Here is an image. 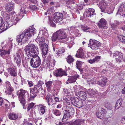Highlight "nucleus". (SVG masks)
<instances>
[{"label": "nucleus", "instance_id": "1", "mask_svg": "<svg viewBox=\"0 0 125 125\" xmlns=\"http://www.w3.org/2000/svg\"><path fill=\"white\" fill-rule=\"evenodd\" d=\"M28 59H30V63L31 66L35 68L39 67L41 63V59L37 54L39 53L38 47L35 44L29 43L25 49Z\"/></svg>", "mask_w": 125, "mask_h": 125}, {"label": "nucleus", "instance_id": "2", "mask_svg": "<svg viewBox=\"0 0 125 125\" xmlns=\"http://www.w3.org/2000/svg\"><path fill=\"white\" fill-rule=\"evenodd\" d=\"M35 32V28L33 26L30 27L27 30H25L21 34L17 36L16 41L19 45H21L25 43L28 39L33 35Z\"/></svg>", "mask_w": 125, "mask_h": 125}, {"label": "nucleus", "instance_id": "3", "mask_svg": "<svg viewBox=\"0 0 125 125\" xmlns=\"http://www.w3.org/2000/svg\"><path fill=\"white\" fill-rule=\"evenodd\" d=\"M43 84L42 81H40L37 85H34L33 88L30 89L31 94L30 96H28L29 97L28 99V101H31L37 95V93L42 90V85Z\"/></svg>", "mask_w": 125, "mask_h": 125}, {"label": "nucleus", "instance_id": "4", "mask_svg": "<svg viewBox=\"0 0 125 125\" xmlns=\"http://www.w3.org/2000/svg\"><path fill=\"white\" fill-rule=\"evenodd\" d=\"M17 94L19 99V100L20 103L23 105V106H24L25 102V98L26 95H28V98L29 97L28 96H30L28 94V93L27 91L23 90L22 89H21L18 91L17 92Z\"/></svg>", "mask_w": 125, "mask_h": 125}, {"label": "nucleus", "instance_id": "5", "mask_svg": "<svg viewBox=\"0 0 125 125\" xmlns=\"http://www.w3.org/2000/svg\"><path fill=\"white\" fill-rule=\"evenodd\" d=\"M51 39L53 42L55 41L57 39L60 42H62V29H60L54 33L51 37Z\"/></svg>", "mask_w": 125, "mask_h": 125}, {"label": "nucleus", "instance_id": "6", "mask_svg": "<svg viewBox=\"0 0 125 125\" xmlns=\"http://www.w3.org/2000/svg\"><path fill=\"white\" fill-rule=\"evenodd\" d=\"M19 20L18 18L16 17L14 18L13 19V23L12 22L5 21L2 24L1 28L4 30H6L11 27L13 24L15 25Z\"/></svg>", "mask_w": 125, "mask_h": 125}, {"label": "nucleus", "instance_id": "7", "mask_svg": "<svg viewBox=\"0 0 125 125\" xmlns=\"http://www.w3.org/2000/svg\"><path fill=\"white\" fill-rule=\"evenodd\" d=\"M113 58H115L116 61L117 62H121L122 61L125 62V56L123 58V53L119 52H115L113 54Z\"/></svg>", "mask_w": 125, "mask_h": 125}, {"label": "nucleus", "instance_id": "8", "mask_svg": "<svg viewBox=\"0 0 125 125\" xmlns=\"http://www.w3.org/2000/svg\"><path fill=\"white\" fill-rule=\"evenodd\" d=\"M98 6L101 9L102 12L107 11L108 14H110L112 13L113 10L112 9L110 11L107 9V4L104 1L102 0L100 2Z\"/></svg>", "mask_w": 125, "mask_h": 125}, {"label": "nucleus", "instance_id": "9", "mask_svg": "<svg viewBox=\"0 0 125 125\" xmlns=\"http://www.w3.org/2000/svg\"><path fill=\"white\" fill-rule=\"evenodd\" d=\"M88 46L90 47L92 50L97 49L100 45V42L96 41H93L90 39Z\"/></svg>", "mask_w": 125, "mask_h": 125}, {"label": "nucleus", "instance_id": "10", "mask_svg": "<svg viewBox=\"0 0 125 125\" xmlns=\"http://www.w3.org/2000/svg\"><path fill=\"white\" fill-rule=\"evenodd\" d=\"M53 20L57 23L62 22V14L58 12L55 13L53 15Z\"/></svg>", "mask_w": 125, "mask_h": 125}, {"label": "nucleus", "instance_id": "11", "mask_svg": "<svg viewBox=\"0 0 125 125\" xmlns=\"http://www.w3.org/2000/svg\"><path fill=\"white\" fill-rule=\"evenodd\" d=\"M98 27L101 29H105L107 28V22L104 19H101L100 21L97 23Z\"/></svg>", "mask_w": 125, "mask_h": 125}, {"label": "nucleus", "instance_id": "12", "mask_svg": "<svg viewBox=\"0 0 125 125\" xmlns=\"http://www.w3.org/2000/svg\"><path fill=\"white\" fill-rule=\"evenodd\" d=\"M21 53L19 51H18L13 56L14 61L18 65H19L21 62Z\"/></svg>", "mask_w": 125, "mask_h": 125}, {"label": "nucleus", "instance_id": "13", "mask_svg": "<svg viewBox=\"0 0 125 125\" xmlns=\"http://www.w3.org/2000/svg\"><path fill=\"white\" fill-rule=\"evenodd\" d=\"M40 46L41 49L42 50V52L44 57H45L48 52V45L45 43H44L41 44Z\"/></svg>", "mask_w": 125, "mask_h": 125}, {"label": "nucleus", "instance_id": "14", "mask_svg": "<svg viewBox=\"0 0 125 125\" xmlns=\"http://www.w3.org/2000/svg\"><path fill=\"white\" fill-rule=\"evenodd\" d=\"M5 85L7 90V93L10 94H12V92L13 90V89L10 82L9 81L5 82Z\"/></svg>", "mask_w": 125, "mask_h": 125}, {"label": "nucleus", "instance_id": "15", "mask_svg": "<svg viewBox=\"0 0 125 125\" xmlns=\"http://www.w3.org/2000/svg\"><path fill=\"white\" fill-rule=\"evenodd\" d=\"M54 98V95H53L51 96L50 94H48L46 97L47 102L49 105H52L54 104L53 98Z\"/></svg>", "mask_w": 125, "mask_h": 125}, {"label": "nucleus", "instance_id": "16", "mask_svg": "<svg viewBox=\"0 0 125 125\" xmlns=\"http://www.w3.org/2000/svg\"><path fill=\"white\" fill-rule=\"evenodd\" d=\"M84 50L83 48L81 47L78 50L77 53L75 55L77 57L81 58H84Z\"/></svg>", "mask_w": 125, "mask_h": 125}, {"label": "nucleus", "instance_id": "17", "mask_svg": "<svg viewBox=\"0 0 125 125\" xmlns=\"http://www.w3.org/2000/svg\"><path fill=\"white\" fill-rule=\"evenodd\" d=\"M117 13L121 16H125V6L124 4H122L120 6Z\"/></svg>", "mask_w": 125, "mask_h": 125}, {"label": "nucleus", "instance_id": "18", "mask_svg": "<svg viewBox=\"0 0 125 125\" xmlns=\"http://www.w3.org/2000/svg\"><path fill=\"white\" fill-rule=\"evenodd\" d=\"M14 4L11 2L7 4L5 6V11L7 12L11 11L13 9Z\"/></svg>", "mask_w": 125, "mask_h": 125}, {"label": "nucleus", "instance_id": "19", "mask_svg": "<svg viewBox=\"0 0 125 125\" xmlns=\"http://www.w3.org/2000/svg\"><path fill=\"white\" fill-rule=\"evenodd\" d=\"M94 10L93 9H89L87 10L86 11V16L87 17H90L94 15H95V14L94 13Z\"/></svg>", "mask_w": 125, "mask_h": 125}, {"label": "nucleus", "instance_id": "20", "mask_svg": "<svg viewBox=\"0 0 125 125\" xmlns=\"http://www.w3.org/2000/svg\"><path fill=\"white\" fill-rule=\"evenodd\" d=\"M78 93L79 96H78V97H79L83 100H85L87 98V93L85 92L80 91L78 92Z\"/></svg>", "mask_w": 125, "mask_h": 125}, {"label": "nucleus", "instance_id": "21", "mask_svg": "<svg viewBox=\"0 0 125 125\" xmlns=\"http://www.w3.org/2000/svg\"><path fill=\"white\" fill-rule=\"evenodd\" d=\"M101 58V56H97L94 59L89 60L88 61L89 63L92 64L95 63L99 62Z\"/></svg>", "mask_w": 125, "mask_h": 125}, {"label": "nucleus", "instance_id": "22", "mask_svg": "<svg viewBox=\"0 0 125 125\" xmlns=\"http://www.w3.org/2000/svg\"><path fill=\"white\" fill-rule=\"evenodd\" d=\"M54 75L56 77H62V69H58L54 73Z\"/></svg>", "mask_w": 125, "mask_h": 125}, {"label": "nucleus", "instance_id": "23", "mask_svg": "<svg viewBox=\"0 0 125 125\" xmlns=\"http://www.w3.org/2000/svg\"><path fill=\"white\" fill-rule=\"evenodd\" d=\"M79 75H77L70 77L68 79V81L70 83H72L75 82L77 78L79 77Z\"/></svg>", "mask_w": 125, "mask_h": 125}, {"label": "nucleus", "instance_id": "24", "mask_svg": "<svg viewBox=\"0 0 125 125\" xmlns=\"http://www.w3.org/2000/svg\"><path fill=\"white\" fill-rule=\"evenodd\" d=\"M8 70L11 76L15 77L17 76L16 72L14 68H8Z\"/></svg>", "mask_w": 125, "mask_h": 125}, {"label": "nucleus", "instance_id": "25", "mask_svg": "<svg viewBox=\"0 0 125 125\" xmlns=\"http://www.w3.org/2000/svg\"><path fill=\"white\" fill-rule=\"evenodd\" d=\"M38 106L40 112L42 114H43L45 112L46 107L42 105H39Z\"/></svg>", "mask_w": 125, "mask_h": 125}, {"label": "nucleus", "instance_id": "26", "mask_svg": "<svg viewBox=\"0 0 125 125\" xmlns=\"http://www.w3.org/2000/svg\"><path fill=\"white\" fill-rule=\"evenodd\" d=\"M87 92L90 97L94 96L97 94V92L94 90L90 89L87 90Z\"/></svg>", "mask_w": 125, "mask_h": 125}, {"label": "nucleus", "instance_id": "27", "mask_svg": "<svg viewBox=\"0 0 125 125\" xmlns=\"http://www.w3.org/2000/svg\"><path fill=\"white\" fill-rule=\"evenodd\" d=\"M86 121L84 119L77 120L75 121L71 125H80L81 123L85 124Z\"/></svg>", "mask_w": 125, "mask_h": 125}, {"label": "nucleus", "instance_id": "28", "mask_svg": "<svg viewBox=\"0 0 125 125\" xmlns=\"http://www.w3.org/2000/svg\"><path fill=\"white\" fill-rule=\"evenodd\" d=\"M101 79L102 80V81H98L97 82V84L100 85L104 87V86L106 84L107 82V79L105 77H104L103 80L101 78Z\"/></svg>", "mask_w": 125, "mask_h": 125}, {"label": "nucleus", "instance_id": "29", "mask_svg": "<svg viewBox=\"0 0 125 125\" xmlns=\"http://www.w3.org/2000/svg\"><path fill=\"white\" fill-rule=\"evenodd\" d=\"M36 40L37 42L39 43L40 46L41 44L44 43V38L43 37H40L39 36H38L37 38L36 39Z\"/></svg>", "mask_w": 125, "mask_h": 125}, {"label": "nucleus", "instance_id": "30", "mask_svg": "<svg viewBox=\"0 0 125 125\" xmlns=\"http://www.w3.org/2000/svg\"><path fill=\"white\" fill-rule=\"evenodd\" d=\"M8 116L10 119L12 120H16L18 117L17 115L14 113H10L9 114Z\"/></svg>", "mask_w": 125, "mask_h": 125}, {"label": "nucleus", "instance_id": "31", "mask_svg": "<svg viewBox=\"0 0 125 125\" xmlns=\"http://www.w3.org/2000/svg\"><path fill=\"white\" fill-rule=\"evenodd\" d=\"M53 82L52 81H48L45 83L46 87L47 88V90L50 91L51 90L52 87V84Z\"/></svg>", "mask_w": 125, "mask_h": 125}, {"label": "nucleus", "instance_id": "32", "mask_svg": "<svg viewBox=\"0 0 125 125\" xmlns=\"http://www.w3.org/2000/svg\"><path fill=\"white\" fill-rule=\"evenodd\" d=\"M122 101L121 99H119L117 101L115 106V108L116 109H118L122 104Z\"/></svg>", "mask_w": 125, "mask_h": 125}, {"label": "nucleus", "instance_id": "33", "mask_svg": "<svg viewBox=\"0 0 125 125\" xmlns=\"http://www.w3.org/2000/svg\"><path fill=\"white\" fill-rule=\"evenodd\" d=\"M119 22L116 20H115L114 22L111 24V28L114 29L119 24Z\"/></svg>", "mask_w": 125, "mask_h": 125}, {"label": "nucleus", "instance_id": "34", "mask_svg": "<svg viewBox=\"0 0 125 125\" xmlns=\"http://www.w3.org/2000/svg\"><path fill=\"white\" fill-rule=\"evenodd\" d=\"M0 54L1 56H3L6 54H9L10 53V49L8 50L7 51L6 50H0Z\"/></svg>", "mask_w": 125, "mask_h": 125}, {"label": "nucleus", "instance_id": "35", "mask_svg": "<svg viewBox=\"0 0 125 125\" xmlns=\"http://www.w3.org/2000/svg\"><path fill=\"white\" fill-rule=\"evenodd\" d=\"M87 82L89 85H93L96 83V81L94 79H92L90 80V79H88L87 81Z\"/></svg>", "mask_w": 125, "mask_h": 125}, {"label": "nucleus", "instance_id": "36", "mask_svg": "<svg viewBox=\"0 0 125 125\" xmlns=\"http://www.w3.org/2000/svg\"><path fill=\"white\" fill-rule=\"evenodd\" d=\"M118 40L122 42L125 43V37L123 35H119L118 36Z\"/></svg>", "mask_w": 125, "mask_h": 125}, {"label": "nucleus", "instance_id": "37", "mask_svg": "<svg viewBox=\"0 0 125 125\" xmlns=\"http://www.w3.org/2000/svg\"><path fill=\"white\" fill-rule=\"evenodd\" d=\"M74 60L73 58L71 56V55H70L68 56L67 59V61L69 63H71L73 62Z\"/></svg>", "mask_w": 125, "mask_h": 125}, {"label": "nucleus", "instance_id": "38", "mask_svg": "<svg viewBox=\"0 0 125 125\" xmlns=\"http://www.w3.org/2000/svg\"><path fill=\"white\" fill-rule=\"evenodd\" d=\"M47 67L49 69H52V68L54 67V65L52 62V60L49 62H48V63H46Z\"/></svg>", "mask_w": 125, "mask_h": 125}, {"label": "nucleus", "instance_id": "39", "mask_svg": "<svg viewBox=\"0 0 125 125\" xmlns=\"http://www.w3.org/2000/svg\"><path fill=\"white\" fill-rule=\"evenodd\" d=\"M73 31V33L75 35V36H80L81 34L79 31L77 29H74Z\"/></svg>", "mask_w": 125, "mask_h": 125}, {"label": "nucleus", "instance_id": "40", "mask_svg": "<svg viewBox=\"0 0 125 125\" xmlns=\"http://www.w3.org/2000/svg\"><path fill=\"white\" fill-rule=\"evenodd\" d=\"M96 116L100 119H102L104 118V114L101 112H97L96 114Z\"/></svg>", "mask_w": 125, "mask_h": 125}, {"label": "nucleus", "instance_id": "41", "mask_svg": "<svg viewBox=\"0 0 125 125\" xmlns=\"http://www.w3.org/2000/svg\"><path fill=\"white\" fill-rule=\"evenodd\" d=\"M82 62L80 61H77L76 63V66L77 68L80 70V68L81 67Z\"/></svg>", "mask_w": 125, "mask_h": 125}, {"label": "nucleus", "instance_id": "42", "mask_svg": "<svg viewBox=\"0 0 125 125\" xmlns=\"http://www.w3.org/2000/svg\"><path fill=\"white\" fill-rule=\"evenodd\" d=\"M49 19V23L50 25V26L52 27H56L55 24V23L52 21V20H51V19L50 18V17L49 16H48Z\"/></svg>", "mask_w": 125, "mask_h": 125}, {"label": "nucleus", "instance_id": "43", "mask_svg": "<svg viewBox=\"0 0 125 125\" xmlns=\"http://www.w3.org/2000/svg\"><path fill=\"white\" fill-rule=\"evenodd\" d=\"M105 107L106 108L109 110H111L112 108L111 105L108 103L105 104Z\"/></svg>", "mask_w": 125, "mask_h": 125}, {"label": "nucleus", "instance_id": "44", "mask_svg": "<svg viewBox=\"0 0 125 125\" xmlns=\"http://www.w3.org/2000/svg\"><path fill=\"white\" fill-rule=\"evenodd\" d=\"M69 116V112L68 111H65V112L64 113V116L63 117V119L64 118L65 119L68 118Z\"/></svg>", "mask_w": 125, "mask_h": 125}, {"label": "nucleus", "instance_id": "45", "mask_svg": "<svg viewBox=\"0 0 125 125\" xmlns=\"http://www.w3.org/2000/svg\"><path fill=\"white\" fill-rule=\"evenodd\" d=\"M34 106V104L33 103H31L29 104L28 106L27 111H29Z\"/></svg>", "mask_w": 125, "mask_h": 125}, {"label": "nucleus", "instance_id": "46", "mask_svg": "<svg viewBox=\"0 0 125 125\" xmlns=\"http://www.w3.org/2000/svg\"><path fill=\"white\" fill-rule=\"evenodd\" d=\"M27 13V11L25 10V9L24 7H21V9L20 10V12H19L20 15L21 14H26Z\"/></svg>", "mask_w": 125, "mask_h": 125}, {"label": "nucleus", "instance_id": "47", "mask_svg": "<svg viewBox=\"0 0 125 125\" xmlns=\"http://www.w3.org/2000/svg\"><path fill=\"white\" fill-rule=\"evenodd\" d=\"M75 103L76 102L77 103H76V104H77V105H78L79 107L80 106L82 107L83 105V102L81 100H79L78 101V102H77V101H75Z\"/></svg>", "mask_w": 125, "mask_h": 125}, {"label": "nucleus", "instance_id": "48", "mask_svg": "<svg viewBox=\"0 0 125 125\" xmlns=\"http://www.w3.org/2000/svg\"><path fill=\"white\" fill-rule=\"evenodd\" d=\"M90 28L87 26H83L81 27V29L84 31L88 32V31L87 30L89 29Z\"/></svg>", "mask_w": 125, "mask_h": 125}, {"label": "nucleus", "instance_id": "49", "mask_svg": "<svg viewBox=\"0 0 125 125\" xmlns=\"http://www.w3.org/2000/svg\"><path fill=\"white\" fill-rule=\"evenodd\" d=\"M30 8L31 9L33 10H37V7L35 5H31L30 6Z\"/></svg>", "mask_w": 125, "mask_h": 125}, {"label": "nucleus", "instance_id": "50", "mask_svg": "<svg viewBox=\"0 0 125 125\" xmlns=\"http://www.w3.org/2000/svg\"><path fill=\"white\" fill-rule=\"evenodd\" d=\"M54 114L56 116H59L61 114L59 110H56L54 111Z\"/></svg>", "mask_w": 125, "mask_h": 125}, {"label": "nucleus", "instance_id": "51", "mask_svg": "<svg viewBox=\"0 0 125 125\" xmlns=\"http://www.w3.org/2000/svg\"><path fill=\"white\" fill-rule=\"evenodd\" d=\"M13 81L15 84L17 85H18V80L16 77H14L13 79Z\"/></svg>", "mask_w": 125, "mask_h": 125}, {"label": "nucleus", "instance_id": "52", "mask_svg": "<svg viewBox=\"0 0 125 125\" xmlns=\"http://www.w3.org/2000/svg\"><path fill=\"white\" fill-rule=\"evenodd\" d=\"M83 7L82 5L81 4H79L77 5V9L81 10L83 9Z\"/></svg>", "mask_w": 125, "mask_h": 125}, {"label": "nucleus", "instance_id": "53", "mask_svg": "<svg viewBox=\"0 0 125 125\" xmlns=\"http://www.w3.org/2000/svg\"><path fill=\"white\" fill-rule=\"evenodd\" d=\"M41 0L44 4H47L49 1V0Z\"/></svg>", "mask_w": 125, "mask_h": 125}, {"label": "nucleus", "instance_id": "54", "mask_svg": "<svg viewBox=\"0 0 125 125\" xmlns=\"http://www.w3.org/2000/svg\"><path fill=\"white\" fill-rule=\"evenodd\" d=\"M21 84L23 85L25 84L26 82L25 79L21 78Z\"/></svg>", "mask_w": 125, "mask_h": 125}, {"label": "nucleus", "instance_id": "55", "mask_svg": "<svg viewBox=\"0 0 125 125\" xmlns=\"http://www.w3.org/2000/svg\"><path fill=\"white\" fill-rule=\"evenodd\" d=\"M35 123L36 125H38L40 124H41L42 122L40 120H37L36 121Z\"/></svg>", "mask_w": 125, "mask_h": 125}, {"label": "nucleus", "instance_id": "56", "mask_svg": "<svg viewBox=\"0 0 125 125\" xmlns=\"http://www.w3.org/2000/svg\"><path fill=\"white\" fill-rule=\"evenodd\" d=\"M62 51L61 49L59 50L57 52V55H59L60 54H62Z\"/></svg>", "mask_w": 125, "mask_h": 125}, {"label": "nucleus", "instance_id": "57", "mask_svg": "<svg viewBox=\"0 0 125 125\" xmlns=\"http://www.w3.org/2000/svg\"><path fill=\"white\" fill-rule=\"evenodd\" d=\"M5 101L6 102V103L5 104V106L7 107H9V102L7 100H6Z\"/></svg>", "mask_w": 125, "mask_h": 125}, {"label": "nucleus", "instance_id": "58", "mask_svg": "<svg viewBox=\"0 0 125 125\" xmlns=\"http://www.w3.org/2000/svg\"><path fill=\"white\" fill-rule=\"evenodd\" d=\"M121 122L123 124H125V116L121 120Z\"/></svg>", "mask_w": 125, "mask_h": 125}, {"label": "nucleus", "instance_id": "59", "mask_svg": "<svg viewBox=\"0 0 125 125\" xmlns=\"http://www.w3.org/2000/svg\"><path fill=\"white\" fill-rule=\"evenodd\" d=\"M54 97L53 98V99H54V100H55V101L57 102L58 101H59V98L57 97H56L55 96H54Z\"/></svg>", "mask_w": 125, "mask_h": 125}, {"label": "nucleus", "instance_id": "60", "mask_svg": "<svg viewBox=\"0 0 125 125\" xmlns=\"http://www.w3.org/2000/svg\"><path fill=\"white\" fill-rule=\"evenodd\" d=\"M28 83L30 87L32 86L33 85V83L31 81H28Z\"/></svg>", "mask_w": 125, "mask_h": 125}, {"label": "nucleus", "instance_id": "61", "mask_svg": "<svg viewBox=\"0 0 125 125\" xmlns=\"http://www.w3.org/2000/svg\"><path fill=\"white\" fill-rule=\"evenodd\" d=\"M108 122V118H106L104 121V122L105 124H107Z\"/></svg>", "mask_w": 125, "mask_h": 125}, {"label": "nucleus", "instance_id": "62", "mask_svg": "<svg viewBox=\"0 0 125 125\" xmlns=\"http://www.w3.org/2000/svg\"><path fill=\"white\" fill-rule=\"evenodd\" d=\"M3 103H4L3 102V99L1 97H0V106Z\"/></svg>", "mask_w": 125, "mask_h": 125}, {"label": "nucleus", "instance_id": "63", "mask_svg": "<svg viewBox=\"0 0 125 125\" xmlns=\"http://www.w3.org/2000/svg\"><path fill=\"white\" fill-rule=\"evenodd\" d=\"M122 93L123 94H125V87L122 90Z\"/></svg>", "mask_w": 125, "mask_h": 125}, {"label": "nucleus", "instance_id": "64", "mask_svg": "<svg viewBox=\"0 0 125 125\" xmlns=\"http://www.w3.org/2000/svg\"><path fill=\"white\" fill-rule=\"evenodd\" d=\"M29 0L31 2L33 3H35L36 2V1L34 0Z\"/></svg>", "mask_w": 125, "mask_h": 125}]
</instances>
